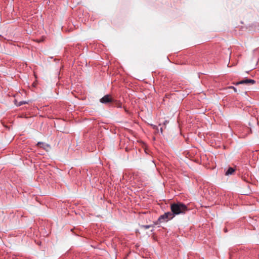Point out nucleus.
<instances>
[{"instance_id": "nucleus-1", "label": "nucleus", "mask_w": 259, "mask_h": 259, "mask_svg": "<svg viewBox=\"0 0 259 259\" xmlns=\"http://www.w3.org/2000/svg\"><path fill=\"white\" fill-rule=\"evenodd\" d=\"M170 209L174 217L177 215L184 214L189 210L187 206L180 202L172 203L170 205Z\"/></svg>"}, {"instance_id": "nucleus-2", "label": "nucleus", "mask_w": 259, "mask_h": 259, "mask_svg": "<svg viewBox=\"0 0 259 259\" xmlns=\"http://www.w3.org/2000/svg\"><path fill=\"white\" fill-rule=\"evenodd\" d=\"M174 216L171 211H167L163 214L159 216L158 219L154 222V225H158L161 223L167 222L169 220L172 219Z\"/></svg>"}, {"instance_id": "nucleus-3", "label": "nucleus", "mask_w": 259, "mask_h": 259, "mask_svg": "<svg viewBox=\"0 0 259 259\" xmlns=\"http://www.w3.org/2000/svg\"><path fill=\"white\" fill-rule=\"evenodd\" d=\"M100 101L101 103L103 104H107L110 103H112L113 101V99L109 95H106L102 98H101Z\"/></svg>"}, {"instance_id": "nucleus-4", "label": "nucleus", "mask_w": 259, "mask_h": 259, "mask_svg": "<svg viewBox=\"0 0 259 259\" xmlns=\"http://www.w3.org/2000/svg\"><path fill=\"white\" fill-rule=\"evenodd\" d=\"M255 83V81L254 79L245 78L244 79L237 82L236 83V85L240 84H254Z\"/></svg>"}, {"instance_id": "nucleus-5", "label": "nucleus", "mask_w": 259, "mask_h": 259, "mask_svg": "<svg viewBox=\"0 0 259 259\" xmlns=\"http://www.w3.org/2000/svg\"><path fill=\"white\" fill-rule=\"evenodd\" d=\"M235 171V169L233 167H229L228 169L225 172V175L226 176H229L232 174Z\"/></svg>"}, {"instance_id": "nucleus-6", "label": "nucleus", "mask_w": 259, "mask_h": 259, "mask_svg": "<svg viewBox=\"0 0 259 259\" xmlns=\"http://www.w3.org/2000/svg\"><path fill=\"white\" fill-rule=\"evenodd\" d=\"M154 224L153 225H142L141 226V228H144V229H148L151 227H154Z\"/></svg>"}, {"instance_id": "nucleus-7", "label": "nucleus", "mask_w": 259, "mask_h": 259, "mask_svg": "<svg viewBox=\"0 0 259 259\" xmlns=\"http://www.w3.org/2000/svg\"><path fill=\"white\" fill-rule=\"evenodd\" d=\"M27 102L25 101H22L19 102L17 104H16V105L17 106H22L24 104H27Z\"/></svg>"}, {"instance_id": "nucleus-8", "label": "nucleus", "mask_w": 259, "mask_h": 259, "mask_svg": "<svg viewBox=\"0 0 259 259\" xmlns=\"http://www.w3.org/2000/svg\"><path fill=\"white\" fill-rule=\"evenodd\" d=\"M151 126L152 127L153 129L157 130L158 132L159 131L158 126H157V125L151 124Z\"/></svg>"}, {"instance_id": "nucleus-9", "label": "nucleus", "mask_w": 259, "mask_h": 259, "mask_svg": "<svg viewBox=\"0 0 259 259\" xmlns=\"http://www.w3.org/2000/svg\"><path fill=\"white\" fill-rule=\"evenodd\" d=\"M114 106H116L118 108H122V105H121V104L120 103H115V105H114Z\"/></svg>"}, {"instance_id": "nucleus-10", "label": "nucleus", "mask_w": 259, "mask_h": 259, "mask_svg": "<svg viewBox=\"0 0 259 259\" xmlns=\"http://www.w3.org/2000/svg\"><path fill=\"white\" fill-rule=\"evenodd\" d=\"M45 145V143L44 142H38L36 144V145L37 146H40V145L44 146Z\"/></svg>"}, {"instance_id": "nucleus-11", "label": "nucleus", "mask_w": 259, "mask_h": 259, "mask_svg": "<svg viewBox=\"0 0 259 259\" xmlns=\"http://www.w3.org/2000/svg\"><path fill=\"white\" fill-rule=\"evenodd\" d=\"M230 89H233V90L235 92H237V89L236 88H235L233 86H231L229 87Z\"/></svg>"}, {"instance_id": "nucleus-12", "label": "nucleus", "mask_w": 259, "mask_h": 259, "mask_svg": "<svg viewBox=\"0 0 259 259\" xmlns=\"http://www.w3.org/2000/svg\"><path fill=\"white\" fill-rule=\"evenodd\" d=\"M160 133L162 134V128L161 127L160 128Z\"/></svg>"}, {"instance_id": "nucleus-13", "label": "nucleus", "mask_w": 259, "mask_h": 259, "mask_svg": "<svg viewBox=\"0 0 259 259\" xmlns=\"http://www.w3.org/2000/svg\"><path fill=\"white\" fill-rule=\"evenodd\" d=\"M224 231H225V232H226H226H228V230H227V229L226 228H225V229H224Z\"/></svg>"}, {"instance_id": "nucleus-14", "label": "nucleus", "mask_w": 259, "mask_h": 259, "mask_svg": "<svg viewBox=\"0 0 259 259\" xmlns=\"http://www.w3.org/2000/svg\"><path fill=\"white\" fill-rule=\"evenodd\" d=\"M230 257L232 258L233 257V255H230Z\"/></svg>"}, {"instance_id": "nucleus-15", "label": "nucleus", "mask_w": 259, "mask_h": 259, "mask_svg": "<svg viewBox=\"0 0 259 259\" xmlns=\"http://www.w3.org/2000/svg\"><path fill=\"white\" fill-rule=\"evenodd\" d=\"M124 110H125V112H128L127 110L125 108L124 109Z\"/></svg>"}]
</instances>
